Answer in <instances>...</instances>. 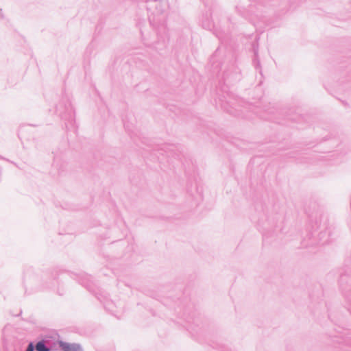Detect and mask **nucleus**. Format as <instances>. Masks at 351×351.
<instances>
[{"label": "nucleus", "mask_w": 351, "mask_h": 351, "mask_svg": "<svg viewBox=\"0 0 351 351\" xmlns=\"http://www.w3.org/2000/svg\"><path fill=\"white\" fill-rule=\"evenodd\" d=\"M309 221L311 226V232L304 238L302 241L304 247L313 246L315 245H325L330 242V232L324 226V230L318 234L316 232L321 228L323 215L321 212L308 215Z\"/></svg>", "instance_id": "1"}, {"label": "nucleus", "mask_w": 351, "mask_h": 351, "mask_svg": "<svg viewBox=\"0 0 351 351\" xmlns=\"http://www.w3.org/2000/svg\"><path fill=\"white\" fill-rule=\"evenodd\" d=\"M77 282L86 287L90 292L94 293L98 300L104 303V308L110 311H113L114 303L111 300H107L106 296H103L101 294H99L95 291V285L92 280L90 276L86 274H80L77 276Z\"/></svg>", "instance_id": "2"}, {"label": "nucleus", "mask_w": 351, "mask_h": 351, "mask_svg": "<svg viewBox=\"0 0 351 351\" xmlns=\"http://www.w3.org/2000/svg\"><path fill=\"white\" fill-rule=\"evenodd\" d=\"M56 112L61 119L72 124L75 118V112L71 101L67 97H62L56 107Z\"/></svg>", "instance_id": "3"}, {"label": "nucleus", "mask_w": 351, "mask_h": 351, "mask_svg": "<svg viewBox=\"0 0 351 351\" xmlns=\"http://www.w3.org/2000/svg\"><path fill=\"white\" fill-rule=\"evenodd\" d=\"M261 4L257 5H250L249 7V10H246L245 8L239 6H236V10L237 12L244 18H250V20L252 21L251 18L252 15H254L256 18L261 19L262 17V14L259 13V7H261Z\"/></svg>", "instance_id": "4"}, {"label": "nucleus", "mask_w": 351, "mask_h": 351, "mask_svg": "<svg viewBox=\"0 0 351 351\" xmlns=\"http://www.w3.org/2000/svg\"><path fill=\"white\" fill-rule=\"evenodd\" d=\"M58 344L62 351H84L79 343H70L63 341H58Z\"/></svg>", "instance_id": "5"}, {"label": "nucleus", "mask_w": 351, "mask_h": 351, "mask_svg": "<svg viewBox=\"0 0 351 351\" xmlns=\"http://www.w3.org/2000/svg\"><path fill=\"white\" fill-rule=\"evenodd\" d=\"M217 105H219L220 107L227 112L232 114V110L231 109V102L226 99L225 96H222V97H219L218 101L216 100Z\"/></svg>", "instance_id": "6"}, {"label": "nucleus", "mask_w": 351, "mask_h": 351, "mask_svg": "<svg viewBox=\"0 0 351 351\" xmlns=\"http://www.w3.org/2000/svg\"><path fill=\"white\" fill-rule=\"evenodd\" d=\"M34 346L36 351H52L54 349L53 346L48 345L45 339L38 341Z\"/></svg>", "instance_id": "7"}, {"label": "nucleus", "mask_w": 351, "mask_h": 351, "mask_svg": "<svg viewBox=\"0 0 351 351\" xmlns=\"http://www.w3.org/2000/svg\"><path fill=\"white\" fill-rule=\"evenodd\" d=\"M349 278L346 274H341L339 278V286L342 291H346L347 289V285L349 282Z\"/></svg>", "instance_id": "8"}, {"label": "nucleus", "mask_w": 351, "mask_h": 351, "mask_svg": "<svg viewBox=\"0 0 351 351\" xmlns=\"http://www.w3.org/2000/svg\"><path fill=\"white\" fill-rule=\"evenodd\" d=\"M252 48L254 53V58L253 60V62L254 64V66L256 69H258L260 67V62L258 59V43H254L252 44Z\"/></svg>", "instance_id": "9"}, {"label": "nucleus", "mask_w": 351, "mask_h": 351, "mask_svg": "<svg viewBox=\"0 0 351 351\" xmlns=\"http://www.w3.org/2000/svg\"><path fill=\"white\" fill-rule=\"evenodd\" d=\"M202 27L203 28L208 30H211L212 29L215 28L214 24L209 20L208 18H206L202 21Z\"/></svg>", "instance_id": "10"}, {"label": "nucleus", "mask_w": 351, "mask_h": 351, "mask_svg": "<svg viewBox=\"0 0 351 351\" xmlns=\"http://www.w3.org/2000/svg\"><path fill=\"white\" fill-rule=\"evenodd\" d=\"M36 349H35V346L33 342H29V344L27 345V347L25 350V351H34Z\"/></svg>", "instance_id": "11"}, {"label": "nucleus", "mask_w": 351, "mask_h": 351, "mask_svg": "<svg viewBox=\"0 0 351 351\" xmlns=\"http://www.w3.org/2000/svg\"><path fill=\"white\" fill-rule=\"evenodd\" d=\"M25 293L27 292L28 291V289H29V293H31L32 292H33L34 291H36L37 289H35V288H33V287H29L28 288L27 287V285L26 282H25Z\"/></svg>", "instance_id": "12"}, {"label": "nucleus", "mask_w": 351, "mask_h": 351, "mask_svg": "<svg viewBox=\"0 0 351 351\" xmlns=\"http://www.w3.org/2000/svg\"><path fill=\"white\" fill-rule=\"evenodd\" d=\"M3 346L4 351H8L7 342L4 337H3Z\"/></svg>", "instance_id": "13"}, {"label": "nucleus", "mask_w": 351, "mask_h": 351, "mask_svg": "<svg viewBox=\"0 0 351 351\" xmlns=\"http://www.w3.org/2000/svg\"><path fill=\"white\" fill-rule=\"evenodd\" d=\"M218 49L215 51V53L213 54V56L211 57V59H210V62H212V64H213L214 62H215V57L217 56V52H218Z\"/></svg>", "instance_id": "14"}, {"label": "nucleus", "mask_w": 351, "mask_h": 351, "mask_svg": "<svg viewBox=\"0 0 351 351\" xmlns=\"http://www.w3.org/2000/svg\"><path fill=\"white\" fill-rule=\"evenodd\" d=\"M215 34H216L217 37H218L219 39H221L222 36L221 35L220 33L217 32L215 29Z\"/></svg>", "instance_id": "15"}, {"label": "nucleus", "mask_w": 351, "mask_h": 351, "mask_svg": "<svg viewBox=\"0 0 351 351\" xmlns=\"http://www.w3.org/2000/svg\"><path fill=\"white\" fill-rule=\"evenodd\" d=\"M270 237V235L269 234V233H264L263 234V238H269Z\"/></svg>", "instance_id": "16"}, {"label": "nucleus", "mask_w": 351, "mask_h": 351, "mask_svg": "<svg viewBox=\"0 0 351 351\" xmlns=\"http://www.w3.org/2000/svg\"><path fill=\"white\" fill-rule=\"evenodd\" d=\"M53 280H56L57 278V271H56V274H53Z\"/></svg>", "instance_id": "17"}, {"label": "nucleus", "mask_w": 351, "mask_h": 351, "mask_svg": "<svg viewBox=\"0 0 351 351\" xmlns=\"http://www.w3.org/2000/svg\"><path fill=\"white\" fill-rule=\"evenodd\" d=\"M267 111H268L269 114L274 113V110H270L269 109L267 110Z\"/></svg>", "instance_id": "18"}, {"label": "nucleus", "mask_w": 351, "mask_h": 351, "mask_svg": "<svg viewBox=\"0 0 351 351\" xmlns=\"http://www.w3.org/2000/svg\"><path fill=\"white\" fill-rule=\"evenodd\" d=\"M62 171H63V170H62V169H58V174H60V173H61V172H62Z\"/></svg>", "instance_id": "19"}, {"label": "nucleus", "mask_w": 351, "mask_h": 351, "mask_svg": "<svg viewBox=\"0 0 351 351\" xmlns=\"http://www.w3.org/2000/svg\"><path fill=\"white\" fill-rule=\"evenodd\" d=\"M7 160L10 162V160ZM10 162H11V161H10ZM12 164H14L16 167H18V165H16V163H15V162H12Z\"/></svg>", "instance_id": "20"}, {"label": "nucleus", "mask_w": 351, "mask_h": 351, "mask_svg": "<svg viewBox=\"0 0 351 351\" xmlns=\"http://www.w3.org/2000/svg\"><path fill=\"white\" fill-rule=\"evenodd\" d=\"M47 288H49V289H51V288H52V286H51V285H48V286H47Z\"/></svg>", "instance_id": "21"}, {"label": "nucleus", "mask_w": 351, "mask_h": 351, "mask_svg": "<svg viewBox=\"0 0 351 351\" xmlns=\"http://www.w3.org/2000/svg\"><path fill=\"white\" fill-rule=\"evenodd\" d=\"M56 160L54 161V163L53 164V166H56L57 165H56Z\"/></svg>", "instance_id": "22"}]
</instances>
